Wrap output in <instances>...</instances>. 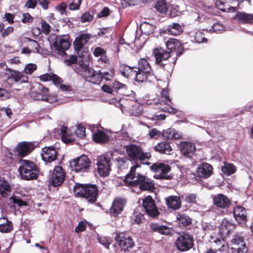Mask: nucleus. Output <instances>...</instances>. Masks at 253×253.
Here are the masks:
<instances>
[{
	"label": "nucleus",
	"mask_w": 253,
	"mask_h": 253,
	"mask_svg": "<svg viewBox=\"0 0 253 253\" xmlns=\"http://www.w3.org/2000/svg\"><path fill=\"white\" fill-rule=\"evenodd\" d=\"M53 84L57 87H58L61 84L62 80L61 78L57 75L51 73V79Z\"/></svg>",
	"instance_id": "obj_59"
},
{
	"label": "nucleus",
	"mask_w": 253,
	"mask_h": 253,
	"mask_svg": "<svg viewBox=\"0 0 253 253\" xmlns=\"http://www.w3.org/2000/svg\"><path fill=\"white\" fill-rule=\"evenodd\" d=\"M97 169L99 174L102 177L109 175L111 170V159L107 155H102L97 157Z\"/></svg>",
	"instance_id": "obj_9"
},
{
	"label": "nucleus",
	"mask_w": 253,
	"mask_h": 253,
	"mask_svg": "<svg viewBox=\"0 0 253 253\" xmlns=\"http://www.w3.org/2000/svg\"><path fill=\"white\" fill-rule=\"evenodd\" d=\"M22 16V22L23 23L32 22L34 20V18L29 13H23Z\"/></svg>",
	"instance_id": "obj_62"
},
{
	"label": "nucleus",
	"mask_w": 253,
	"mask_h": 253,
	"mask_svg": "<svg viewBox=\"0 0 253 253\" xmlns=\"http://www.w3.org/2000/svg\"><path fill=\"white\" fill-rule=\"evenodd\" d=\"M140 28L141 33L149 36L154 32L156 27L152 24H150L146 21H143L141 24Z\"/></svg>",
	"instance_id": "obj_34"
},
{
	"label": "nucleus",
	"mask_w": 253,
	"mask_h": 253,
	"mask_svg": "<svg viewBox=\"0 0 253 253\" xmlns=\"http://www.w3.org/2000/svg\"><path fill=\"white\" fill-rule=\"evenodd\" d=\"M167 206L169 209L176 210L179 209L181 206V198L180 194L179 196H170L166 199Z\"/></svg>",
	"instance_id": "obj_26"
},
{
	"label": "nucleus",
	"mask_w": 253,
	"mask_h": 253,
	"mask_svg": "<svg viewBox=\"0 0 253 253\" xmlns=\"http://www.w3.org/2000/svg\"><path fill=\"white\" fill-rule=\"evenodd\" d=\"M76 70L81 72L82 76L85 79H87L92 76L95 70L89 66V61L84 62H79L78 65L76 66ZM77 72L76 71V72Z\"/></svg>",
	"instance_id": "obj_22"
},
{
	"label": "nucleus",
	"mask_w": 253,
	"mask_h": 253,
	"mask_svg": "<svg viewBox=\"0 0 253 253\" xmlns=\"http://www.w3.org/2000/svg\"><path fill=\"white\" fill-rule=\"evenodd\" d=\"M68 128L65 126H63L61 127V128H55L54 129V133L56 134V132L58 134H60L61 137L63 138V137L64 136L68 135Z\"/></svg>",
	"instance_id": "obj_58"
},
{
	"label": "nucleus",
	"mask_w": 253,
	"mask_h": 253,
	"mask_svg": "<svg viewBox=\"0 0 253 253\" xmlns=\"http://www.w3.org/2000/svg\"><path fill=\"white\" fill-rule=\"evenodd\" d=\"M102 80V76L100 71L98 72L95 71L92 76H91L89 79L87 80L88 82L94 84H99Z\"/></svg>",
	"instance_id": "obj_42"
},
{
	"label": "nucleus",
	"mask_w": 253,
	"mask_h": 253,
	"mask_svg": "<svg viewBox=\"0 0 253 253\" xmlns=\"http://www.w3.org/2000/svg\"><path fill=\"white\" fill-rule=\"evenodd\" d=\"M112 87L113 89L118 90H126L127 88V86L125 84H122L117 81H115L113 83Z\"/></svg>",
	"instance_id": "obj_54"
},
{
	"label": "nucleus",
	"mask_w": 253,
	"mask_h": 253,
	"mask_svg": "<svg viewBox=\"0 0 253 253\" xmlns=\"http://www.w3.org/2000/svg\"><path fill=\"white\" fill-rule=\"evenodd\" d=\"M20 166L18 171L22 179L30 181L37 179L40 173V169L37 165L29 160L21 159L19 160Z\"/></svg>",
	"instance_id": "obj_4"
},
{
	"label": "nucleus",
	"mask_w": 253,
	"mask_h": 253,
	"mask_svg": "<svg viewBox=\"0 0 253 253\" xmlns=\"http://www.w3.org/2000/svg\"><path fill=\"white\" fill-rule=\"evenodd\" d=\"M129 161V159L126 157H118L116 159V161L118 163V165L119 168H124L125 164Z\"/></svg>",
	"instance_id": "obj_53"
},
{
	"label": "nucleus",
	"mask_w": 253,
	"mask_h": 253,
	"mask_svg": "<svg viewBox=\"0 0 253 253\" xmlns=\"http://www.w3.org/2000/svg\"><path fill=\"white\" fill-rule=\"evenodd\" d=\"M111 11L109 7L106 6L102 8L101 11L97 15V17L99 18L102 17H107L110 15Z\"/></svg>",
	"instance_id": "obj_56"
},
{
	"label": "nucleus",
	"mask_w": 253,
	"mask_h": 253,
	"mask_svg": "<svg viewBox=\"0 0 253 253\" xmlns=\"http://www.w3.org/2000/svg\"><path fill=\"white\" fill-rule=\"evenodd\" d=\"M213 172L212 166L207 163H202L197 168V173L198 176L203 178H208Z\"/></svg>",
	"instance_id": "obj_23"
},
{
	"label": "nucleus",
	"mask_w": 253,
	"mask_h": 253,
	"mask_svg": "<svg viewBox=\"0 0 253 253\" xmlns=\"http://www.w3.org/2000/svg\"><path fill=\"white\" fill-rule=\"evenodd\" d=\"M125 147L132 166L138 164L140 167L141 165L149 166L151 164L147 161L151 158V153L144 152L140 146L130 144L125 145Z\"/></svg>",
	"instance_id": "obj_3"
},
{
	"label": "nucleus",
	"mask_w": 253,
	"mask_h": 253,
	"mask_svg": "<svg viewBox=\"0 0 253 253\" xmlns=\"http://www.w3.org/2000/svg\"><path fill=\"white\" fill-rule=\"evenodd\" d=\"M11 188L8 182L3 178L0 179V194L6 198L11 193Z\"/></svg>",
	"instance_id": "obj_31"
},
{
	"label": "nucleus",
	"mask_w": 253,
	"mask_h": 253,
	"mask_svg": "<svg viewBox=\"0 0 253 253\" xmlns=\"http://www.w3.org/2000/svg\"><path fill=\"white\" fill-rule=\"evenodd\" d=\"M154 150L161 154H169L172 150L169 142L162 141L158 143L154 147Z\"/></svg>",
	"instance_id": "obj_29"
},
{
	"label": "nucleus",
	"mask_w": 253,
	"mask_h": 253,
	"mask_svg": "<svg viewBox=\"0 0 253 253\" xmlns=\"http://www.w3.org/2000/svg\"><path fill=\"white\" fill-rule=\"evenodd\" d=\"M97 240L98 242L104 248L107 249H109L110 245L111 243L109 241L108 239L106 237H100L99 236H97Z\"/></svg>",
	"instance_id": "obj_49"
},
{
	"label": "nucleus",
	"mask_w": 253,
	"mask_h": 253,
	"mask_svg": "<svg viewBox=\"0 0 253 253\" xmlns=\"http://www.w3.org/2000/svg\"><path fill=\"white\" fill-rule=\"evenodd\" d=\"M138 70L144 71L146 74L152 73L151 68L149 62L145 58H141L138 61V67H136Z\"/></svg>",
	"instance_id": "obj_35"
},
{
	"label": "nucleus",
	"mask_w": 253,
	"mask_h": 253,
	"mask_svg": "<svg viewBox=\"0 0 253 253\" xmlns=\"http://www.w3.org/2000/svg\"><path fill=\"white\" fill-rule=\"evenodd\" d=\"M179 147L181 154L193 162L194 160L193 157L196 151L195 144L188 141H182L179 143Z\"/></svg>",
	"instance_id": "obj_16"
},
{
	"label": "nucleus",
	"mask_w": 253,
	"mask_h": 253,
	"mask_svg": "<svg viewBox=\"0 0 253 253\" xmlns=\"http://www.w3.org/2000/svg\"><path fill=\"white\" fill-rule=\"evenodd\" d=\"M114 69H111L109 72H101V75L102 76V79H105L106 81H110L114 75L113 72Z\"/></svg>",
	"instance_id": "obj_55"
},
{
	"label": "nucleus",
	"mask_w": 253,
	"mask_h": 253,
	"mask_svg": "<svg viewBox=\"0 0 253 253\" xmlns=\"http://www.w3.org/2000/svg\"><path fill=\"white\" fill-rule=\"evenodd\" d=\"M68 35H62L56 36L53 39V42L50 44V48L53 50V48L56 51L59 55L64 57H67V54L65 51L68 50L71 45V42L69 39Z\"/></svg>",
	"instance_id": "obj_6"
},
{
	"label": "nucleus",
	"mask_w": 253,
	"mask_h": 253,
	"mask_svg": "<svg viewBox=\"0 0 253 253\" xmlns=\"http://www.w3.org/2000/svg\"><path fill=\"white\" fill-rule=\"evenodd\" d=\"M66 172L60 166H55L48 178L49 185L56 187L60 186L65 181Z\"/></svg>",
	"instance_id": "obj_8"
},
{
	"label": "nucleus",
	"mask_w": 253,
	"mask_h": 253,
	"mask_svg": "<svg viewBox=\"0 0 253 253\" xmlns=\"http://www.w3.org/2000/svg\"><path fill=\"white\" fill-rule=\"evenodd\" d=\"M245 243L244 238L241 234L237 233L235 234L231 240V243L234 245H239L240 243Z\"/></svg>",
	"instance_id": "obj_48"
},
{
	"label": "nucleus",
	"mask_w": 253,
	"mask_h": 253,
	"mask_svg": "<svg viewBox=\"0 0 253 253\" xmlns=\"http://www.w3.org/2000/svg\"><path fill=\"white\" fill-rule=\"evenodd\" d=\"M38 4V0H28L25 7L28 8L34 9Z\"/></svg>",
	"instance_id": "obj_64"
},
{
	"label": "nucleus",
	"mask_w": 253,
	"mask_h": 253,
	"mask_svg": "<svg viewBox=\"0 0 253 253\" xmlns=\"http://www.w3.org/2000/svg\"><path fill=\"white\" fill-rule=\"evenodd\" d=\"M150 229L163 235H169L172 234L171 228L166 225H160L159 223H151Z\"/></svg>",
	"instance_id": "obj_24"
},
{
	"label": "nucleus",
	"mask_w": 253,
	"mask_h": 253,
	"mask_svg": "<svg viewBox=\"0 0 253 253\" xmlns=\"http://www.w3.org/2000/svg\"><path fill=\"white\" fill-rule=\"evenodd\" d=\"M93 54L95 57H104L106 58V52L105 50L101 47H96L94 48Z\"/></svg>",
	"instance_id": "obj_47"
},
{
	"label": "nucleus",
	"mask_w": 253,
	"mask_h": 253,
	"mask_svg": "<svg viewBox=\"0 0 253 253\" xmlns=\"http://www.w3.org/2000/svg\"><path fill=\"white\" fill-rule=\"evenodd\" d=\"M77 61L78 57L76 55H70L68 59L64 60V62L67 66H71L73 64H76Z\"/></svg>",
	"instance_id": "obj_52"
},
{
	"label": "nucleus",
	"mask_w": 253,
	"mask_h": 253,
	"mask_svg": "<svg viewBox=\"0 0 253 253\" xmlns=\"http://www.w3.org/2000/svg\"><path fill=\"white\" fill-rule=\"evenodd\" d=\"M177 219L178 223L183 227L189 226L192 223V219L186 214L177 215Z\"/></svg>",
	"instance_id": "obj_40"
},
{
	"label": "nucleus",
	"mask_w": 253,
	"mask_h": 253,
	"mask_svg": "<svg viewBox=\"0 0 253 253\" xmlns=\"http://www.w3.org/2000/svg\"><path fill=\"white\" fill-rule=\"evenodd\" d=\"M242 24H252L253 22V14L247 13L243 11H238L233 17Z\"/></svg>",
	"instance_id": "obj_27"
},
{
	"label": "nucleus",
	"mask_w": 253,
	"mask_h": 253,
	"mask_svg": "<svg viewBox=\"0 0 253 253\" xmlns=\"http://www.w3.org/2000/svg\"><path fill=\"white\" fill-rule=\"evenodd\" d=\"M81 21L82 23L90 22L92 20L93 16L89 12H84L81 17Z\"/></svg>",
	"instance_id": "obj_57"
},
{
	"label": "nucleus",
	"mask_w": 253,
	"mask_h": 253,
	"mask_svg": "<svg viewBox=\"0 0 253 253\" xmlns=\"http://www.w3.org/2000/svg\"><path fill=\"white\" fill-rule=\"evenodd\" d=\"M67 7V4L62 2L55 6V9L58 10L61 15L64 14Z\"/></svg>",
	"instance_id": "obj_60"
},
{
	"label": "nucleus",
	"mask_w": 253,
	"mask_h": 253,
	"mask_svg": "<svg viewBox=\"0 0 253 253\" xmlns=\"http://www.w3.org/2000/svg\"><path fill=\"white\" fill-rule=\"evenodd\" d=\"M193 235L187 232H182L176 240L175 245L177 250L181 252L189 251L194 246Z\"/></svg>",
	"instance_id": "obj_7"
},
{
	"label": "nucleus",
	"mask_w": 253,
	"mask_h": 253,
	"mask_svg": "<svg viewBox=\"0 0 253 253\" xmlns=\"http://www.w3.org/2000/svg\"><path fill=\"white\" fill-rule=\"evenodd\" d=\"M93 140L97 143L105 144L109 140L108 135L102 130H98L95 133H92Z\"/></svg>",
	"instance_id": "obj_30"
},
{
	"label": "nucleus",
	"mask_w": 253,
	"mask_h": 253,
	"mask_svg": "<svg viewBox=\"0 0 253 253\" xmlns=\"http://www.w3.org/2000/svg\"><path fill=\"white\" fill-rule=\"evenodd\" d=\"M169 35L172 36H177L183 32L182 26L178 23H173L169 25Z\"/></svg>",
	"instance_id": "obj_39"
},
{
	"label": "nucleus",
	"mask_w": 253,
	"mask_h": 253,
	"mask_svg": "<svg viewBox=\"0 0 253 253\" xmlns=\"http://www.w3.org/2000/svg\"><path fill=\"white\" fill-rule=\"evenodd\" d=\"M91 37L92 35L91 34L81 32L78 36L75 38L73 42V46L74 50L77 54H79L82 48L88 42Z\"/></svg>",
	"instance_id": "obj_17"
},
{
	"label": "nucleus",
	"mask_w": 253,
	"mask_h": 253,
	"mask_svg": "<svg viewBox=\"0 0 253 253\" xmlns=\"http://www.w3.org/2000/svg\"><path fill=\"white\" fill-rule=\"evenodd\" d=\"M73 191L76 197L84 199L90 204L96 202L99 195L98 187L95 184L76 183Z\"/></svg>",
	"instance_id": "obj_2"
},
{
	"label": "nucleus",
	"mask_w": 253,
	"mask_h": 253,
	"mask_svg": "<svg viewBox=\"0 0 253 253\" xmlns=\"http://www.w3.org/2000/svg\"><path fill=\"white\" fill-rule=\"evenodd\" d=\"M38 144L37 142L22 141L19 143L15 149L18 156L24 158L30 154Z\"/></svg>",
	"instance_id": "obj_13"
},
{
	"label": "nucleus",
	"mask_w": 253,
	"mask_h": 253,
	"mask_svg": "<svg viewBox=\"0 0 253 253\" xmlns=\"http://www.w3.org/2000/svg\"><path fill=\"white\" fill-rule=\"evenodd\" d=\"M126 204V201L123 198H115L110 209V213L111 216L117 217L124 210Z\"/></svg>",
	"instance_id": "obj_20"
},
{
	"label": "nucleus",
	"mask_w": 253,
	"mask_h": 253,
	"mask_svg": "<svg viewBox=\"0 0 253 253\" xmlns=\"http://www.w3.org/2000/svg\"><path fill=\"white\" fill-rule=\"evenodd\" d=\"M115 240L124 251H129V249L133 248L135 245L131 237L124 232L117 233Z\"/></svg>",
	"instance_id": "obj_14"
},
{
	"label": "nucleus",
	"mask_w": 253,
	"mask_h": 253,
	"mask_svg": "<svg viewBox=\"0 0 253 253\" xmlns=\"http://www.w3.org/2000/svg\"><path fill=\"white\" fill-rule=\"evenodd\" d=\"M221 170L224 174L229 176L233 174L236 169V167L233 164H227L221 167Z\"/></svg>",
	"instance_id": "obj_43"
},
{
	"label": "nucleus",
	"mask_w": 253,
	"mask_h": 253,
	"mask_svg": "<svg viewBox=\"0 0 253 253\" xmlns=\"http://www.w3.org/2000/svg\"><path fill=\"white\" fill-rule=\"evenodd\" d=\"M134 69H136V67L135 66L130 67L126 64H123L120 66V70L121 74L124 77L129 78L131 77L134 78V76L136 71L134 70Z\"/></svg>",
	"instance_id": "obj_33"
},
{
	"label": "nucleus",
	"mask_w": 253,
	"mask_h": 253,
	"mask_svg": "<svg viewBox=\"0 0 253 253\" xmlns=\"http://www.w3.org/2000/svg\"><path fill=\"white\" fill-rule=\"evenodd\" d=\"M91 163L89 158L83 154L71 161L70 165L72 170L77 173L89 172L93 170Z\"/></svg>",
	"instance_id": "obj_5"
},
{
	"label": "nucleus",
	"mask_w": 253,
	"mask_h": 253,
	"mask_svg": "<svg viewBox=\"0 0 253 253\" xmlns=\"http://www.w3.org/2000/svg\"><path fill=\"white\" fill-rule=\"evenodd\" d=\"M86 223L83 221H80L78 226L75 228V231L77 233L83 232L86 229Z\"/></svg>",
	"instance_id": "obj_63"
},
{
	"label": "nucleus",
	"mask_w": 253,
	"mask_h": 253,
	"mask_svg": "<svg viewBox=\"0 0 253 253\" xmlns=\"http://www.w3.org/2000/svg\"><path fill=\"white\" fill-rule=\"evenodd\" d=\"M37 69V66L34 63H28L25 66L24 71L27 74H31Z\"/></svg>",
	"instance_id": "obj_50"
},
{
	"label": "nucleus",
	"mask_w": 253,
	"mask_h": 253,
	"mask_svg": "<svg viewBox=\"0 0 253 253\" xmlns=\"http://www.w3.org/2000/svg\"><path fill=\"white\" fill-rule=\"evenodd\" d=\"M10 73L7 77V83L10 85L14 83H18L22 84L28 82V78L27 76H25L21 72L19 71L15 70L6 67L5 69Z\"/></svg>",
	"instance_id": "obj_12"
},
{
	"label": "nucleus",
	"mask_w": 253,
	"mask_h": 253,
	"mask_svg": "<svg viewBox=\"0 0 253 253\" xmlns=\"http://www.w3.org/2000/svg\"><path fill=\"white\" fill-rule=\"evenodd\" d=\"M41 157L45 164L58 160V153L54 146H45L42 148Z\"/></svg>",
	"instance_id": "obj_15"
},
{
	"label": "nucleus",
	"mask_w": 253,
	"mask_h": 253,
	"mask_svg": "<svg viewBox=\"0 0 253 253\" xmlns=\"http://www.w3.org/2000/svg\"><path fill=\"white\" fill-rule=\"evenodd\" d=\"M142 206L146 213L153 218H156L160 215V212L156 205L154 200L150 195H148L142 200Z\"/></svg>",
	"instance_id": "obj_11"
},
{
	"label": "nucleus",
	"mask_w": 253,
	"mask_h": 253,
	"mask_svg": "<svg viewBox=\"0 0 253 253\" xmlns=\"http://www.w3.org/2000/svg\"><path fill=\"white\" fill-rule=\"evenodd\" d=\"M149 137L151 138H157L161 136V131L157 130L156 128L152 129L149 133Z\"/></svg>",
	"instance_id": "obj_61"
},
{
	"label": "nucleus",
	"mask_w": 253,
	"mask_h": 253,
	"mask_svg": "<svg viewBox=\"0 0 253 253\" xmlns=\"http://www.w3.org/2000/svg\"><path fill=\"white\" fill-rule=\"evenodd\" d=\"M50 26L43 19L41 20V29L45 35H48L50 32Z\"/></svg>",
	"instance_id": "obj_51"
},
{
	"label": "nucleus",
	"mask_w": 253,
	"mask_h": 253,
	"mask_svg": "<svg viewBox=\"0 0 253 253\" xmlns=\"http://www.w3.org/2000/svg\"><path fill=\"white\" fill-rule=\"evenodd\" d=\"M153 54L156 59V63L160 64L164 69L166 64L162 63L163 61L168 59L171 55L169 51L165 50L161 47H156L153 50Z\"/></svg>",
	"instance_id": "obj_18"
},
{
	"label": "nucleus",
	"mask_w": 253,
	"mask_h": 253,
	"mask_svg": "<svg viewBox=\"0 0 253 253\" xmlns=\"http://www.w3.org/2000/svg\"><path fill=\"white\" fill-rule=\"evenodd\" d=\"M211 198L213 205L218 208L226 209L231 205V201L229 198L222 193L212 195Z\"/></svg>",
	"instance_id": "obj_19"
},
{
	"label": "nucleus",
	"mask_w": 253,
	"mask_h": 253,
	"mask_svg": "<svg viewBox=\"0 0 253 253\" xmlns=\"http://www.w3.org/2000/svg\"><path fill=\"white\" fill-rule=\"evenodd\" d=\"M152 75V73L146 74L145 72L136 71L134 76L135 81L138 83H142L146 81L148 78Z\"/></svg>",
	"instance_id": "obj_37"
},
{
	"label": "nucleus",
	"mask_w": 253,
	"mask_h": 253,
	"mask_svg": "<svg viewBox=\"0 0 253 253\" xmlns=\"http://www.w3.org/2000/svg\"><path fill=\"white\" fill-rule=\"evenodd\" d=\"M215 5L222 12L233 13L239 7V0H216Z\"/></svg>",
	"instance_id": "obj_10"
},
{
	"label": "nucleus",
	"mask_w": 253,
	"mask_h": 253,
	"mask_svg": "<svg viewBox=\"0 0 253 253\" xmlns=\"http://www.w3.org/2000/svg\"><path fill=\"white\" fill-rule=\"evenodd\" d=\"M160 170L161 173L157 175V179L170 180L172 178V175L167 174L171 170V167L169 165L161 163Z\"/></svg>",
	"instance_id": "obj_32"
},
{
	"label": "nucleus",
	"mask_w": 253,
	"mask_h": 253,
	"mask_svg": "<svg viewBox=\"0 0 253 253\" xmlns=\"http://www.w3.org/2000/svg\"><path fill=\"white\" fill-rule=\"evenodd\" d=\"M161 137L165 141H169V140L178 139L181 135L175 129L169 128L161 131Z\"/></svg>",
	"instance_id": "obj_28"
},
{
	"label": "nucleus",
	"mask_w": 253,
	"mask_h": 253,
	"mask_svg": "<svg viewBox=\"0 0 253 253\" xmlns=\"http://www.w3.org/2000/svg\"><path fill=\"white\" fill-rule=\"evenodd\" d=\"M233 213L234 218L239 224H245L248 221L247 209L243 206H236L233 209Z\"/></svg>",
	"instance_id": "obj_21"
},
{
	"label": "nucleus",
	"mask_w": 253,
	"mask_h": 253,
	"mask_svg": "<svg viewBox=\"0 0 253 253\" xmlns=\"http://www.w3.org/2000/svg\"><path fill=\"white\" fill-rule=\"evenodd\" d=\"M85 129L84 126L80 124L77 126V129L75 131V133L77 136L80 138H83L85 136Z\"/></svg>",
	"instance_id": "obj_46"
},
{
	"label": "nucleus",
	"mask_w": 253,
	"mask_h": 253,
	"mask_svg": "<svg viewBox=\"0 0 253 253\" xmlns=\"http://www.w3.org/2000/svg\"><path fill=\"white\" fill-rule=\"evenodd\" d=\"M180 42L176 39L170 38L166 42V45L167 48L169 50L170 55H172L173 51L176 50L177 48L180 45Z\"/></svg>",
	"instance_id": "obj_36"
},
{
	"label": "nucleus",
	"mask_w": 253,
	"mask_h": 253,
	"mask_svg": "<svg viewBox=\"0 0 253 253\" xmlns=\"http://www.w3.org/2000/svg\"><path fill=\"white\" fill-rule=\"evenodd\" d=\"M3 218L5 219V222L0 224V232L1 233H9L13 229L12 222L7 218H5L3 217Z\"/></svg>",
	"instance_id": "obj_41"
},
{
	"label": "nucleus",
	"mask_w": 253,
	"mask_h": 253,
	"mask_svg": "<svg viewBox=\"0 0 253 253\" xmlns=\"http://www.w3.org/2000/svg\"><path fill=\"white\" fill-rule=\"evenodd\" d=\"M36 85L40 92L32 91L31 96L35 100L43 101L45 95L44 93L48 91V88L40 83H36Z\"/></svg>",
	"instance_id": "obj_25"
},
{
	"label": "nucleus",
	"mask_w": 253,
	"mask_h": 253,
	"mask_svg": "<svg viewBox=\"0 0 253 253\" xmlns=\"http://www.w3.org/2000/svg\"><path fill=\"white\" fill-rule=\"evenodd\" d=\"M78 55L81 58L79 62H84V61H89V60L88 49L87 47H85L84 46L79 52V54H78Z\"/></svg>",
	"instance_id": "obj_44"
},
{
	"label": "nucleus",
	"mask_w": 253,
	"mask_h": 253,
	"mask_svg": "<svg viewBox=\"0 0 253 253\" xmlns=\"http://www.w3.org/2000/svg\"><path fill=\"white\" fill-rule=\"evenodd\" d=\"M185 50V48L181 43L180 45L178 46L175 50H174V52H176V56L174 57L172 61V64L173 65V68L176 62L177 58L184 53Z\"/></svg>",
	"instance_id": "obj_45"
},
{
	"label": "nucleus",
	"mask_w": 253,
	"mask_h": 253,
	"mask_svg": "<svg viewBox=\"0 0 253 253\" xmlns=\"http://www.w3.org/2000/svg\"><path fill=\"white\" fill-rule=\"evenodd\" d=\"M181 200L189 204H196L197 195L194 193H183L180 194Z\"/></svg>",
	"instance_id": "obj_38"
},
{
	"label": "nucleus",
	"mask_w": 253,
	"mask_h": 253,
	"mask_svg": "<svg viewBox=\"0 0 253 253\" xmlns=\"http://www.w3.org/2000/svg\"><path fill=\"white\" fill-rule=\"evenodd\" d=\"M139 168L140 166L138 164L132 166L129 172L125 177L124 183L129 186H138L142 191L153 192L156 188L154 184L146 176L136 172V169Z\"/></svg>",
	"instance_id": "obj_1"
}]
</instances>
